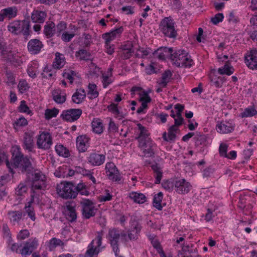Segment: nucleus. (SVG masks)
I'll return each mask as SVG.
<instances>
[{
    "mask_svg": "<svg viewBox=\"0 0 257 257\" xmlns=\"http://www.w3.org/2000/svg\"><path fill=\"white\" fill-rule=\"evenodd\" d=\"M128 197L136 203L143 204L146 202L147 197L142 193L132 191L129 193Z\"/></svg>",
    "mask_w": 257,
    "mask_h": 257,
    "instance_id": "obj_31",
    "label": "nucleus"
},
{
    "mask_svg": "<svg viewBox=\"0 0 257 257\" xmlns=\"http://www.w3.org/2000/svg\"><path fill=\"white\" fill-rule=\"evenodd\" d=\"M18 13L16 7H11L2 10L0 12V22L4 21L5 18L10 20L15 18Z\"/></svg>",
    "mask_w": 257,
    "mask_h": 257,
    "instance_id": "obj_24",
    "label": "nucleus"
},
{
    "mask_svg": "<svg viewBox=\"0 0 257 257\" xmlns=\"http://www.w3.org/2000/svg\"><path fill=\"white\" fill-rule=\"evenodd\" d=\"M76 75L75 71L70 69H65L62 73L63 77L69 80L70 83L72 84L73 82L74 76Z\"/></svg>",
    "mask_w": 257,
    "mask_h": 257,
    "instance_id": "obj_50",
    "label": "nucleus"
},
{
    "mask_svg": "<svg viewBox=\"0 0 257 257\" xmlns=\"http://www.w3.org/2000/svg\"><path fill=\"white\" fill-rule=\"evenodd\" d=\"M58 194L63 198H75L77 196L75 191V184L71 182H62L56 187Z\"/></svg>",
    "mask_w": 257,
    "mask_h": 257,
    "instance_id": "obj_6",
    "label": "nucleus"
},
{
    "mask_svg": "<svg viewBox=\"0 0 257 257\" xmlns=\"http://www.w3.org/2000/svg\"><path fill=\"white\" fill-rule=\"evenodd\" d=\"M8 247L13 252L20 253L21 254V248H22V243H19L14 242L13 239L10 240V241L7 242Z\"/></svg>",
    "mask_w": 257,
    "mask_h": 257,
    "instance_id": "obj_44",
    "label": "nucleus"
},
{
    "mask_svg": "<svg viewBox=\"0 0 257 257\" xmlns=\"http://www.w3.org/2000/svg\"><path fill=\"white\" fill-rule=\"evenodd\" d=\"M172 48L167 47H160L154 51L152 54L153 56L158 58L159 60H165L166 58L170 57L171 59V56L173 54Z\"/></svg>",
    "mask_w": 257,
    "mask_h": 257,
    "instance_id": "obj_23",
    "label": "nucleus"
},
{
    "mask_svg": "<svg viewBox=\"0 0 257 257\" xmlns=\"http://www.w3.org/2000/svg\"><path fill=\"white\" fill-rule=\"evenodd\" d=\"M245 62L251 69H257V50L252 49L245 56Z\"/></svg>",
    "mask_w": 257,
    "mask_h": 257,
    "instance_id": "obj_22",
    "label": "nucleus"
},
{
    "mask_svg": "<svg viewBox=\"0 0 257 257\" xmlns=\"http://www.w3.org/2000/svg\"><path fill=\"white\" fill-rule=\"evenodd\" d=\"M65 58L64 55L60 53L56 52L55 58L53 62V67L54 69H60L65 64Z\"/></svg>",
    "mask_w": 257,
    "mask_h": 257,
    "instance_id": "obj_28",
    "label": "nucleus"
},
{
    "mask_svg": "<svg viewBox=\"0 0 257 257\" xmlns=\"http://www.w3.org/2000/svg\"><path fill=\"white\" fill-rule=\"evenodd\" d=\"M105 155L96 152H91L87 157V163L93 167L99 166L105 161Z\"/></svg>",
    "mask_w": 257,
    "mask_h": 257,
    "instance_id": "obj_21",
    "label": "nucleus"
},
{
    "mask_svg": "<svg viewBox=\"0 0 257 257\" xmlns=\"http://www.w3.org/2000/svg\"><path fill=\"white\" fill-rule=\"evenodd\" d=\"M217 71L220 75H231L234 72V69L229 63L226 62L223 67L218 69Z\"/></svg>",
    "mask_w": 257,
    "mask_h": 257,
    "instance_id": "obj_40",
    "label": "nucleus"
},
{
    "mask_svg": "<svg viewBox=\"0 0 257 257\" xmlns=\"http://www.w3.org/2000/svg\"><path fill=\"white\" fill-rule=\"evenodd\" d=\"M11 221L14 224L18 223L22 219L23 213L21 211H10L8 213Z\"/></svg>",
    "mask_w": 257,
    "mask_h": 257,
    "instance_id": "obj_48",
    "label": "nucleus"
},
{
    "mask_svg": "<svg viewBox=\"0 0 257 257\" xmlns=\"http://www.w3.org/2000/svg\"><path fill=\"white\" fill-rule=\"evenodd\" d=\"M80 205L82 207V214L85 218L89 219L95 216L96 209L92 201L88 199H83L80 201Z\"/></svg>",
    "mask_w": 257,
    "mask_h": 257,
    "instance_id": "obj_11",
    "label": "nucleus"
},
{
    "mask_svg": "<svg viewBox=\"0 0 257 257\" xmlns=\"http://www.w3.org/2000/svg\"><path fill=\"white\" fill-rule=\"evenodd\" d=\"M124 29L122 26L119 27L114 30H111L110 32L104 33L102 35V38L105 40L106 42H110L117 37L121 36L123 32Z\"/></svg>",
    "mask_w": 257,
    "mask_h": 257,
    "instance_id": "obj_26",
    "label": "nucleus"
},
{
    "mask_svg": "<svg viewBox=\"0 0 257 257\" xmlns=\"http://www.w3.org/2000/svg\"><path fill=\"white\" fill-rule=\"evenodd\" d=\"M47 17L45 12L39 10H34L31 14V19L33 22L36 23H43Z\"/></svg>",
    "mask_w": 257,
    "mask_h": 257,
    "instance_id": "obj_27",
    "label": "nucleus"
},
{
    "mask_svg": "<svg viewBox=\"0 0 257 257\" xmlns=\"http://www.w3.org/2000/svg\"><path fill=\"white\" fill-rule=\"evenodd\" d=\"M175 25L174 20L169 16L165 17L161 21L159 29L165 37L171 39H176L178 33Z\"/></svg>",
    "mask_w": 257,
    "mask_h": 257,
    "instance_id": "obj_2",
    "label": "nucleus"
},
{
    "mask_svg": "<svg viewBox=\"0 0 257 257\" xmlns=\"http://www.w3.org/2000/svg\"><path fill=\"white\" fill-rule=\"evenodd\" d=\"M172 74L170 70L165 71L162 74L160 80L159 81V85L162 87H165L168 83L170 81Z\"/></svg>",
    "mask_w": 257,
    "mask_h": 257,
    "instance_id": "obj_37",
    "label": "nucleus"
},
{
    "mask_svg": "<svg viewBox=\"0 0 257 257\" xmlns=\"http://www.w3.org/2000/svg\"><path fill=\"white\" fill-rule=\"evenodd\" d=\"M120 237V230L117 228H110L108 230L107 238L115 256H118L119 253L118 241Z\"/></svg>",
    "mask_w": 257,
    "mask_h": 257,
    "instance_id": "obj_8",
    "label": "nucleus"
},
{
    "mask_svg": "<svg viewBox=\"0 0 257 257\" xmlns=\"http://www.w3.org/2000/svg\"><path fill=\"white\" fill-rule=\"evenodd\" d=\"M121 100V97H115L114 101L111 102L107 107L108 111L112 113L116 118L119 119L124 117L123 113L121 111V106L119 104Z\"/></svg>",
    "mask_w": 257,
    "mask_h": 257,
    "instance_id": "obj_17",
    "label": "nucleus"
},
{
    "mask_svg": "<svg viewBox=\"0 0 257 257\" xmlns=\"http://www.w3.org/2000/svg\"><path fill=\"white\" fill-rule=\"evenodd\" d=\"M4 53L5 54L1 55L4 61L11 63H14L17 61V56L12 51L7 49L6 52Z\"/></svg>",
    "mask_w": 257,
    "mask_h": 257,
    "instance_id": "obj_43",
    "label": "nucleus"
},
{
    "mask_svg": "<svg viewBox=\"0 0 257 257\" xmlns=\"http://www.w3.org/2000/svg\"><path fill=\"white\" fill-rule=\"evenodd\" d=\"M137 51L141 52L142 56H143V58H145L152 52V50L150 48H146L145 49L139 47L137 49Z\"/></svg>",
    "mask_w": 257,
    "mask_h": 257,
    "instance_id": "obj_63",
    "label": "nucleus"
},
{
    "mask_svg": "<svg viewBox=\"0 0 257 257\" xmlns=\"http://www.w3.org/2000/svg\"><path fill=\"white\" fill-rule=\"evenodd\" d=\"M75 191L76 192L77 195L78 193L81 195L88 196L90 195V192L88 190L87 186L83 182H80L77 185H75Z\"/></svg>",
    "mask_w": 257,
    "mask_h": 257,
    "instance_id": "obj_38",
    "label": "nucleus"
},
{
    "mask_svg": "<svg viewBox=\"0 0 257 257\" xmlns=\"http://www.w3.org/2000/svg\"><path fill=\"white\" fill-rule=\"evenodd\" d=\"M163 194L162 192H160L158 193L155 194L153 198V205L154 206L158 209L161 210L162 209V206L161 205V202L163 199Z\"/></svg>",
    "mask_w": 257,
    "mask_h": 257,
    "instance_id": "obj_46",
    "label": "nucleus"
},
{
    "mask_svg": "<svg viewBox=\"0 0 257 257\" xmlns=\"http://www.w3.org/2000/svg\"><path fill=\"white\" fill-rule=\"evenodd\" d=\"M82 113L81 109L71 108L62 111L61 117L64 120L68 122H74L79 118Z\"/></svg>",
    "mask_w": 257,
    "mask_h": 257,
    "instance_id": "obj_15",
    "label": "nucleus"
},
{
    "mask_svg": "<svg viewBox=\"0 0 257 257\" xmlns=\"http://www.w3.org/2000/svg\"><path fill=\"white\" fill-rule=\"evenodd\" d=\"M92 131L97 134H101L103 132V124L101 120L98 118H94L91 122Z\"/></svg>",
    "mask_w": 257,
    "mask_h": 257,
    "instance_id": "obj_35",
    "label": "nucleus"
},
{
    "mask_svg": "<svg viewBox=\"0 0 257 257\" xmlns=\"http://www.w3.org/2000/svg\"><path fill=\"white\" fill-rule=\"evenodd\" d=\"M38 240L36 238H31L24 243L21 248V255L23 257H27L32 254L38 246Z\"/></svg>",
    "mask_w": 257,
    "mask_h": 257,
    "instance_id": "obj_14",
    "label": "nucleus"
},
{
    "mask_svg": "<svg viewBox=\"0 0 257 257\" xmlns=\"http://www.w3.org/2000/svg\"><path fill=\"white\" fill-rule=\"evenodd\" d=\"M151 168L154 172V176L155 178V183L159 184L163 176L162 168L157 163L151 166Z\"/></svg>",
    "mask_w": 257,
    "mask_h": 257,
    "instance_id": "obj_33",
    "label": "nucleus"
},
{
    "mask_svg": "<svg viewBox=\"0 0 257 257\" xmlns=\"http://www.w3.org/2000/svg\"><path fill=\"white\" fill-rule=\"evenodd\" d=\"M223 18L224 16L222 13H218L211 19V22L214 25H217L223 21Z\"/></svg>",
    "mask_w": 257,
    "mask_h": 257,
    "instance_id": "obj_61",
    "label": "nucleus"
},
{
    "mask_svg": "<svg viewBox=\"0 0 257 257\" xmlns=\"http://www.w3.org/2000/svg\"><path fill=\"white\" fill-rule=\"evenodd\" d=\"M59 110L56 108L47 109L45 112V117L46 119H50L56 117L58 114Z\"/></svg>",
    "mask_w": 257,
    "mask_h": 257,
    "instance_id": "obj_51",
    "label": "nucleus"
},
{
    "mask_svg": "<svg viewBox=\"0 0 257 257\" xmlns=\"http://www.w3.org/2000/svg\"><path fill=\"white\" fill-rule=\"evenodd\" d=\"M6 82L9 85H12L15 83V76L10 70H7L6 72Z\"/></svg>",
    "mask_w": 257,
    "mask_h": 257,
    "instance_id": "obj_52",
    "label": "nucleus"
},
{
    "mask_svg": "<svg viewBox=\"0 0 257 257\" xmlns=\"http://www.w3.org/2000/svg\"><path fill=\"white\" fill-rule=\"evenodd\" d=\"M90 138L86 135L78 136L76 140V146L79 153H84L87 151L90 147Z\"/></svg>",
    "mask_w": 257,
    "mask_h": 257,
    "instance_id": "obj_18",
    "label": "nucleus"
},
{
    "mask_svg": "<svg viewBox=\"0 0 257 257\" xmlns=\"http://www.w3.org/2000/svg\"><path fill=\"white\" fill-rule=\"evenodd\" d=\"M44 47V44L39 39L35 38L31 39L27 44V49L31 55H37L40 53Z\"/></svg>",
    "mask_w": 257,
    "mask_h": 257,
    "instance_id": "obj_20",
    "label": "nucleus"
},
{
    "mask_svg": "<svg viewBox=\"0 0 257 257\" xmlns=\"http://www.w3.org/2000/svg\"><path fill=\"white\" fill-rule=\"evenodd\" d=\"M102 234L98 232L95 239L88 246V248L85 253V256L93 257L94 255H97L100 251V247L102 244Z\"/></svg>",
    "mask_w": 257,
    "mask_h": 257,
    "instance_id": "obj_10",
    "label": "nucleus"
},
{
    "mask_svg": "<svg viewBox=\"0 0 257 257\" xmlns=\"http://www.w3.org/2000/svg\"><path fill=\"white\" fill-rule=\"evenodd\" d=\"M55 151L59 156L64 158H68L70 156L69 150L62 145H57L55 146Z\"/></svg>",
    "mask_w": 257,
    "mask_h": 257,
    "instance_id": "obj_42",
    "label": "nucleus"
},
{
    "mask_svg": "<svg viewBox=\"0 0 257 257\" xmlns=\"http://www.w3.org/2000/svg\"><path fill=\"white\" fill-rule=\"evenodd\" d=\"M137 126L139 131H140V133L139 136L136 139L138 140L139 143H140V141H147L149 138H148L149 134L148 133V131L146 130V128L142 125L141 123L137 124Z\"/></svg>",
    "mask_w": 257,
    "mask_h": 257,
    "instance_id": "obj_39",
    "label": "nucleus"
},
{
    "mask_svg": "<svg viewBox=\"0 0 257 257\" xmlns=\"http://www.w3.org/2000/svg\"><path fill=\"white\" fill-rule=\"evenodd\" d=\"M23 148L29 152H33L35 144L33 140V135L29 132L25 133L23 138Z\"/></svg>",
    "mask_w": 257,
    "mask_h": 257,
    "instance_id": "obj_25",
    "label": "nucleus"
},
{
    "mask_svg": "<svg viewBox=\"0 0 257 257\" xmlns=\"http://www.w3.org/2000/svg\"><path fill=\"white\" fill-rule=\"evenodd\" d=\"M63 244L62 241L55 237L52 238L50 240L49 247L52 249L58 246H61Z\"/></svg>",
    "mask_w": 257,
    "mask_h": 257,
    "instance_id": "obj_57",
    "label": "nucleus"
},
{
    "mask_svg": "<svg viewBox=\"0 0 257 257\" xmlns=\"http://www.w3.org/2000/svg\"><path fill=\"white\" fill-rule=\"evenodd\" d=\"M66 218L70 222L75 221L77 218V214L75 207L72 205H68L66 210Z\"/></svg>",
    "mask_w": 257,
    "mask_h": 257,
    "instance_id": "obj_34",
    "label": "nucleus"
},
{
    "mask_svg": "<svg viewBox=\"0 0 257 257\" xmlns=\"http://www.w3.org/2000/svg\"><path fill=\"white\" fill-rule=\"evenodd\" d=\"M235 124L232 121H218L216 125L217 132L220 134H226L232 132L235 128Z\"/></svg>",
    "mask_w": 257,
    "mask_h": 257,
    "instance_id": "obj_19",
    "label": "nucleus"
},
{
    "mask_svg": "<svg viewBox=\"0 0 257 257\" xmlns=\"http://www.w3.org/2000/svg\"><path fill=\"white\" fill-rule=\"evenodd\" d=\"M88 89V94L96 95V96L98 95L99 93L97 89V86L95 84H89Z\"/></svg>",
    "mask_w": 257,
    "mask_h": 257,
    "instance_id": "obj_59",
    "label": "nucleus"
},
{
    "mask_svg": "<svg viewBox=\"0 0 257 257\" xmlns=\"http://www.w3.org/2000/svg\"><path fill=\"white\" fill-rule=\"evenodd\" d=\"M37 72V67L35 66L29 67L27 69V73L30 77L32 78H35L37 77L36 73Z\"/></svg>",
    "mask_w": 257,
    "mask_h": 257,
    "instance_id": "obj_64",
    "label": "nucleus"
},
{
    "mask_svg": "<svg viewBox=\"0 0 257 257\" xmlns=\"http://www.w3.org/2000/svg\"><path fill=\"white\" fill-rule=\"evenodd\" d=\"M138 147L142 151L144 156L148 158H154L158 151V147L150 139L147 141L140 140Z\"/></svg>",
    "mask_w": 257,
    "mask_h": 257,
    "instance_id": "obj_7",
    "label": "nucleus"
},
{
    "mask_svg": "<svg viewBox=\"0 0 257 257\" xmlns=\"http://www.w3.org/2000/svg\"><path fill=\"white\" fill-rule=\"evenodd\" d=\"M42 77L46 78L47 79H54L56 76V71L55 70L48 69L47 68H45L43 73H42Z\"/></svg>",
    "mask_w": 257,
    "mask_h": 257,
    "instance_id": "obj_55",
    "label": "nucleus"
},
{
    "mask_svg": "<svg viewBox=\"0 0 257 257\" xmlns=\"http://www.w3.org/2000/svg\"><path fill=\"white\" fill-rule=\"evenodd\" d=\"M171 60L177 67H190L193 64L190 56L184 50H179L173 52Z\"/></svg>",
    "mask_w": 257,
    "mask_h": 257,
    "instance_id": "obj_4",
    "label": "nucleus"
},
{
    "mask_svg": "<svg viewBox=\"0 0 257 257\" xmlns=\"http://www.w3.org/2000/svg\"><path fill=\"white\" fill-rule=\"evenodd\" d=\"M140 101L142 102V104L138 108L137 112L138 114L145 113L144 109L148 107V103L151 102V97H140Z\"/></svg>",
    "mask_w": 257,
    "mask_h": 257,
    "instance_id": "obj_47",
    "label": "nucleus"
},
{
    "mask_svg": "<svg viewBox=\"0 0 257 257\" xmlns=\"http://www.w3.org/2000/svg\"><path fill=\"white\" fill-rule=\"evenodd\" d=\"M56 32V25L52 21H47L44 26V34L47 38L54 36Z\"/></svg>",
    "mask_w": 257,
    "mask_h": 257,
    "instance_id": "obj_29",
    "label": "nucleus"
},
{
    "mask_svg": "<svg viewBox=\"0 0 257 257\" xmlns=\"http://www.w3.org/2000/svg\"><path fill=\"white\" fill-rule=\"evenodd\" d=\"M19 110L20 112L23 113H27L28 114L31 113V111L30 110L29 107L27 106L24 100L21 101V104L19 107Z\"/></svg>",
    "mask_w": 257,
    "mask_h": 257,
    "instance_id": "obj_58",
    "label": "nucleus"
},
{
    "mask_svg": "<svg viewBox=\"0 0 257 257\" xmlns=\"http://www.w3.org/2000/svg\"><path fill=\"white\" fill-rule=\"evenodd\" d=\"M178 130V128L175 127V125L171 126L168 130V136H167V133L164 132L163 134L162 138L166 142L174 141L176 137V133Z\"/></svg>",
    "mask_w": 257,
    "mask_h": 257,
    "instance_id": "obj_32",
    "label": "nucleus"
},
{
    "mask_svg": "<svg viewBox=\"0 0 257 257\" xmlns=\"http://www.w3.org/2000/svg\"><path fill=\"white\" fill-rule=\"evenodd\" d=\"M134 53V50H129V49H124V50H119L117 52L118 56L122 60H127L130 59Z\"/></svg>",
    "mask_w": 257,
    "mask_h": 257,
    "instance_id": "obj_49",
    "label": "nucleus"
},
{
    "mask_svg": "<svg viewBox=\"0 0 257 257\" xmlns=\"http://www.w3.org/2000/svg\"><path fill=\"white\" fill-rule=\"evenodd\" d=\"M192 189V185L185 179L176 180L174 184V189L180 194H186Z\"/></svg>",
    "mask_w": 257,
    "mask_h": 257,
    "instance_id": "obj_16",
    "label": "nucleus"
},
{
    "mask_svg": "<svg viewBox=\"0 0 257 257\" xmlns=\"http://www.w3.org/2000/svg\"><path fill=\"white\" fill-rule=\"evenodd\" d=\"M11 160L7 159L6 164L9 172L13 175L15 173L14 169H19L22 173H30L32 169V164L30 158L24 156L21 152V149L18 145H14L11 149Z\"/></svg>",
    "mask_w": 257,
    "mask_h": 257,
    "instance_id": "obj_1",
    "label": "nucleus"
},
{
    "mask_svg": "<svg viewBox=\"0 0 257 257\" xmlns=\"http://www.w3.org/2000/svg\"><path fill=\"white\" fill-rule=\"evenodd\" d=\"M18 88L19 91L21 93H23L27 91L30 88L28 83L25 80H21L19 81L18 84Z\"/></svg>",
    "mask_w": 257,
    "mask_h": 257,
    "instance_id": "obj_54",
    "label": "nucleus"
},
{
    "mask_svg": "<svg viewBox=\"0 0 257 257\" xmlns=\"http://www.w3.org/2000/svg\"><path fill=\"white\" fill-rule=\"evenodd\" d=\"M4 238L6 239V242L7 241L10 242V240L12 239L11 236V234L10 232V230L6 224H4L3 225V228H2Z\"/></svg>",
    "mask_w": 257,
    "mask_h": 257,
    "instance_id": "obj_53",
    "label": "nucleus"
},
{
    "mask_svg": "<svg viewBox=\"0 0 257 257\" xmlns=\"http://www.w3.org/2000/svg\"><path fill=\"white\" fill-rule=\"evenodd\" d=\"M28 190L27 186L24 183H21L16 189V194L19 196H22Z\"/></svg>",
    "mask_w": 257,
    "mask_h": 257,
    "instance_id": "obj_56",
    "label": "nucleus"
},
{
    "mask_svg": "<svg viewBox=\"0 0 257 257\" xmlns=\"http://www.w3.org/2000/svg\"><path fill=\"white\" fill-rule=\"evenodd\" d=\"M130 226L127 231L128 239L131 241L137 240L140 236L142 229V226L138 221L136 220H131Z\"/></svg>",
    "mask_w": 257,
    "mask_h": 257,
    "instance_id": "obj_13",
    "label": "nucleus"
},
{
    "mask_svg": "<svg viewBox=\"0 0 257 257\" xmlns=\"http://www.w3.org/2000/svg\"><path fill=\"white\" fill-rule=\"evenodd\" d=\"M151 92V90L150 89L146 91L142 87L138 86H134L131 90V94L132 95H137L139 96H149V94Z\"/></svg>",
    "mask_w": 257,
    "mask_h": 257,
    "instance_id": "obj_36",
    "label": "nucleus"
},
{
    "mask_svg": "<svg viewBox=\"0 0 257 257\" xmlns=\"http://www.w3.org/2000/svg\"><path fill=\"white\" fill-rule=\"evenodd\" d=\"M257 114V111L254 106H249L240 113V116L242 118L250 117Z\"/></svg>",
    "mask_w": 257,
    "mask_h": 257,
    "instance_id": "obj_41",
    "label": "nucleus"
},
{
    "mask_svg": "<svg viewBox=\"0 0 257 257\" xmlns=\"http://www.w3.org/2000/svg\"><path fill=\"white\" fill-rule=\"evenodd\" d=\"M31 196V200L26 204L25 210L31 220L35 221L36 219L35 212L34 211V207L32 206V204L35 201V198L36 197H35L34 194H32Z\"/></svg>",
    "mask_w": 257,
    "mask_h": 257,
    "instance_id": "obj_30",
    "label": "nucleus"
},
{
    "mask_svg": "<svg viewBox=\"0 0 257 257\" xmlns=\"http://www.w3.org/2000/svg\"><path fill=\"white\" fill-rule=\"evenodd\" d=\"M75 56L76 57L79 58L80 60H91V53L85 49H81L78 51H77L76 52Z\"/></svg>",
    "mask_w": 257,
    "mask_h": 257,
    "instance_id": "obj_45",
    "label": "nucleus"
},
{
    "mask_svg": "<svg viewBox=\"0 0 257 257\" xmlns=\"http://www.w3.org/2000/svg\"><path fill=\"white\" fill-rule=\"evenodd\" d=\"M30 235V232L28 229L21 230L17 235L18 239L24 240L28 238Z\"/></svg>",
    "mask_w": 257,
    "mask_h": 257,
    "instance_id": "obj_62",
    "label": "nucleus"
},
{
    "mask_svg": "<svg viewBox=\"0 0 257 257\" xmlns=\"http://www.w3.org/2000/svg\"><path fill=\"white\" fill-rule=\"evenodd\" d=\"M162 186L166 190L171 192L173 189L174 185L169 180H163L162 183Z\"/></svg>",
    "mask_w": 257,
    "mask_h": 257,
    "instance_id": "obj_60",
    "label": "nucleus"
},
{
    "mask_svg": "<svg viewBox=\"0 0 257 257\" xmlns=\"http://www.w3.org/2000/svg\"><path fill=\"white\" fill-rule=\"evenodd\" d=\"M30 182L33 193L37 190H45L47 187V177L41 171L32 173L30 178Z\"/></svg>",
    "mask_w": 257,
    "mask_h": 257,
    "instance_id": "obj_5",
    "label": "nucleus"
},
{
    "mask_svg": "<svg viewBox=\"0 0 257 257\" xmlns=\"http://www.w3.org/2000/svg\"><path fill=\"white\" fill-rule=\"evenodd\" d=\"M105 170L107 176L109 180L118 184L122 183V178L113 163L107 162L105 165Z\"/></svg>",
    "mask_w": 257,
    "mask_h": 257,
    "instance_id": "obj_12",
    "label": "nucleus"
},
{
    "mask_svg": "<svg viewBox=\"0 0 257 257\" xmlns=\"http://www.w3.org/2000/svg\"><path fill=\"white\" fill-rule=\"evenodd\" d=\"M8 29L15 35L23 34L25 39L30 35V25L28 21H14L8 26Z\"/></svg>",
    "mask_w": 257,
    "mask_h": 257,
    "instance_id": "obj_3",
    "label": "nucleus"
},
{
    "mask_svg": "<svg viewBox=\"0 0 257 257\" xmlns=\"http://www.w3.org/2000/svg\"><path fill=\"white\" fill-rule=\"evenodd\" d=\"M52 144V138L50 133L47 132H40V134L37 138L38 148L44 150H49Z\"/></svg>",
    "mask_w": 257,
    "mask_h": 257,
    "instance_id": "obj_9",
    "label": "nucleus"
}]
</instances>
